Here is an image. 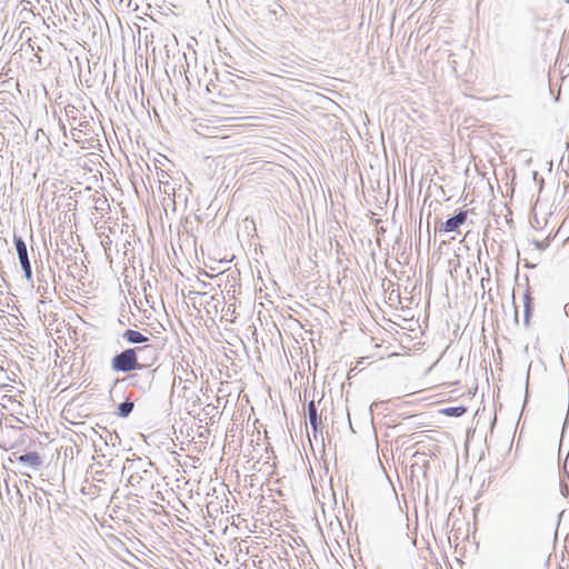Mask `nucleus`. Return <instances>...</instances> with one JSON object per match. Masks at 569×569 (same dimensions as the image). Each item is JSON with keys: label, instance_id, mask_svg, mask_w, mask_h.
I'll return each mask as SVG.
<instances>
[{"label": "nucleus", "instance_id": "nucleus-26", "mask_svg": "<svg viewBox=\"0 0 569 569\" xmlns=\"http://www.w3.org/2000/svg\"><path fill=\"white\" fill-rule=\"evenodd\" d=\"M496 420H497V419L495 418V419H493V421H492V423H491V429L495 427V425H496Z\"/></svg>", "mask_w": 569, "mask_h": 569}, {"label": "nucleus", "instance_id": "nucleus-14", "mask_svg": "<svg viewBox=\"0 0 569 569\" xmlns=\"http://www.w3.org/2000/svg\"><path fill=\"white\" fill-rule=\"evenodd\" d=\"M533 244H535V247H536L538 250L543 251V250H546V249L549 247V244H550V240H549V239H546V240H543V241L535 240V241H533Z\"/></svg>", "mask_w": 569, "mask_h": 569}, {"label": "nucleus", "instance_id": "nucleus-8", "mask_svg": "<svg viewBox=\"0 0 569 569\" xmlns=\"http://www.w3.org/2000/svg\"><path fill=\"white\" fill-rule=\"evenodd\" d=\"M440 412L447 417H461L467 412L466 406L447 407L440 410Z\"/></svg>", "mask_w": 569, "mask_h": 569}, {"label": "nucleus", "instance_id": "nucleus-1", "mask_svg": "<svg viewBox=\"0 0 569 569\" xmlns=\"http://www.w3.org/2000/svg\"><path fill=\"white\" fill-rule=\"evenodd\" d=\"M146 351H154V349L151 346H142L122 350L111 359V369L123 373L146 369L148 366L138 360L139 353Z\"/></svg>", "mask_w": 569, "mask_h": 569}, {"label": "nucleus", "instance_id": "nucleus-27", "mask_svg": "<svg viewBox=\"0 0 569 569\" xmlns=\"http://www.w3.org/2000/svg\"><path fill=\"white\" fill-rule=\"evenodd\" d=\"M527 399H528V391H526L525 403L527 402Z\"/></svg>", "mask_w": 569, "mask_h": 569}, {"label": "nucleus", "instance_id": "nucleus-19", "mask_svg": "<svg viewBox=\"0 0 569 569\" xmlns=\"http://www.w3.org/2000/svg\"><path fill=\"white\" fill-rule=\"evenodd\" d=\"M565 479V481L569 478V471L567 469V465L565 463L562 471L560 472V480Z\"/></svg>", "mask_w": 569, "mask_h": 569}, {"label": "nucleus", "instance_id": "nucleus-5", "mask_svg": "<svg viewBox=\"0 0 569 569\" xmlns=\"http://www.w3.org/2000/svg\"><path fill=\"white\" fill-rule=\"evenodd\" d=\"M122 338L128 343H131V345H139V343H144V342L149 341V338L147 336H144L141 332H139L138 330H133V329H127L123 332Z\"/></svg>", "mask_w": 569, "mask_h": 569}, {"label": "nucleus", "instance_id": "nucleus-23", "mask_svg": "<svg viewBox=\"0 0 569 569\" xmlns=\"http://www.w3.org/2000/svg\"><path fill=\"white\" fill-rule=\"evenodd\" d=\"M529 367H531V365H529ZM529 377H530V368H528V371H527V382L529 381Z\"/></svg>", "mask_w": 569, "mask_h": 569}, {"label": "nucleus", "instance_id": "nucleus-24", "mask_svg": "<svg viewBox=\"0 0 569 569\" xmlns=\"http://www.w3.org/2000/svg\"><path fill=\"white\" fill-rule=\"evenodd\" d=\"M166 177H168V174H167L166 172H163V171H162V173H161V179H162V180H166Z\"/></svg>", "mask_w": 569, "mask_h": 569}, {"label": "nucleus", "instance_id": "nucleus-9", "mask_svg": "<svg viewBox=\"0 0 569 569\" xmlns=\"http://www.w3.org/2000/svg\"><path fill=\"white\" fill-rule=\"evenodd\" d=\"M531 306H532V300H531L529 292L527 291L525 295V325L526 326L529 325V320L531 317V310H532Z\"/></svg>", "mask_w": 569, "mask_h": 569}, {"label": "nucleus", "instance_id": "nucleus-16", "mask_svg": "<svg viewBox=\"0 0 569 569\" xmlns=\"http://www.w3.org/2000/svg\"><path fill=\"white\" fill-rule=\"evenodd\" d=\"M159 182L162 186L164 193L168 194L170 191H174V188H172L168 181L160 179Z\"/></svg>", "mask_w": 569, "mask_h": 569}, {"label": "nucleus", "instance_id": "nucleus-7", "mask_svg": "<svg viewBox=\"0 0 569 569\" xmlns=\"http://www.w3.org/2000/svg\"><path fill=\"white\" fill-rule=\"evenodd\" d=\"M134 402L126 399L123 402L118 405L117 415L121 418H127L133 410Z\"/></svg>", "mask_w": 569, "mask_h": 569}, {"label": "nucleus", "instance_id": "nucleus-21", "mask_svg": "<svg viewBox=\"0 0 569 569\" xmlns=\"http://www.w3.org/2000/svg\"><path fill=\"white\" fill-rule=\"evenodd\" d=\"M3 144H4V137L3 134L0 132V152L2 151L3 149Z\"/></svg>", "mask_w": 569, "mask_h": 569}, {"label": "nucleus", "instance_id": "nucleus-12", "mask_svg": "<svg viewBox=\"0 0 569 569\" xmlns=\"http://www.w3.org/2000/svg\"><path fill=\"white\" fill-rule=\"evenodd\" d=\"M64 110H66V114L69 119L73 120V121L77 120V114H78L79 110L74 106L68 104Z\"/></svg>", "mask_w": 569, "mask_h": 569}, {"label": "nucleus", "instance_id": "nucleus-10", "mask_svg": "<svg viewBox=\"0 0 569 569\" xmlns=\"http://www.w3.org/2000/svg\"><path fill=\"white\" fill-rule=\"evenodd\" d=\"M21 269L24 273V277L28 281L32 280V269L29 258H26L24 260H20Z\"/></svg>", "mask_w": 569, "mask_h": 569}, {"label": "nucleus", "instance_id": "nucleus-11", "mask_svg": "<svg viewBox=\"0 0 569 569\" xmlns=\"http://www.w3.org/2000/svg\"><path fill=\"white\" fill-rule=\"evenodd\" d=\"M146 466H151V461L142 460L141 458H138L136 461H132V463L129 466V468H136L142 469L144 472L147 471Z\"/></svg>", "mask_w": 569, "mask_h": 569}, {"label": "nucleus", "instance_id": "nucleus-20", "mask_svg": "<svg viewBox=\"0 0 569 569\" xmlns=\"http://www.w3.org/2000/svg\"><path fill=\"white\" fill-rule=\"evenodd\" d=\"M90 124V121L83 120L79 122V127L87 128Z\"/></svg>", "mask_w": 569, "mask_h": 569}, {"label": "nucleus", "instance_id": "nucleus-15", "mask_svg": "<svg viewBox=\"0 0 569 569\" xmlns=\"http://www.w3.org/2000/svg\"><path fill=\"white\" fill-rule=\"evenodd\" d=\"M560 493L565 498H568V496H569V487L563 478L560 481Z\"/></svg>", "mask_w": 569, "mask_h": 569}, {"label": "nucleus", "instance_id": "nucleus-3", "mask_svg": "<svg viewBox=\"0 0 569 569\" xmlns=\"http://www.w3.org/2000/svg\"><path fill=\"white\" fill-rule=\"evenodd\" d=\"M467 211L460 209L455 216L448 218L442 224L440 231L443 232H456L459 227L462 226L467 220Z\"/></svg>", "mask_w": 569, "mask_h": 569}, {"label": "nucleus", "instance_id": "nucleus-22", "mask_svg": "<svg viewBox=\"0 0 569 569\" xmlns=\"http://www.w3.org/2000/svg\"><path fill=\"white\" fill-rule=\"evenodd\" d=\"M234 310H236V307H234V306L230 305V306L228 307V312H234Z\"/></svg>", "mask_w": 569, "mask_h": 569}, {"label": "nucleus", "instance_id": "nucleus-6", "mask_svg": "<svg viewBox=\"0 0 569 569\" xmlns=\"http://www.w3.org/2000/svg\"><path fill=\"white\" fill-rule=\"evenodd\" d=\"M13 243L18 253L19 261L29 258L28 248L22 237L13 234Z\"/></svg>", "mask_w": 569, "mask_h": 569}, {"label": "nucleus", "instance_id": "nucleus-2", "mask_svg": "<svg viewBox=\"0 0 569 569\" xmlns=\"http://www.w3.org/2000/svg\"><path fill=\"white\" fill-rule=\"evenodd\" d=\"M20 466L37 471L43 463L42 457L37 451H27L17 457Z\"/></svg>", "mask_w": 569, "mask_h": 569}, {"label": "nucleus", "instance_id": "nucleus-13", "mask_svg": "<svg viewBox=\"0 0 569 569\" xmlns=\"http://www.w3.org/2000/svg\"><path fill=\"white\" fill-rule=\"evenodd\" d=\"M104 206H108V201L103 196H99V197L94 198V208L97 210H103Z\"/></svg>", "mask_w": 569, "mask_h": 569}, {"label": "nucleus", "instance_id": "nucleus-28", "mask_svg": "<svg viewBox=\"0 0 569 569\" xmlns=\"http://www.w3.org/2000/svg\"><path fill=\"white\" fill-rule=\"evenodd\" d=\"M373 406H375V407H377V406H378V402H373V403L371 405V407H370V409H371V410H372V407H373Z\"/></svg>", "mask_w": 569, "mask_h": 569}, {"label": "nucleus", "instance_id": "nucleus-25", "mask_svg": "<svg viewBox=\"0 0 569 569\" xmlns=\"http://www.w3.org/2000/svg\"><path fill=\"white\" fill-rule=\"evenodd\" d=\"M565 312L568 315L569 313V303L565 306Z\"/></svg>", "mask_w": 569, "mask_h": 569}, {"label": "nucleus", "instance_id": "nucleus-29", "mask_svg": "<svg viewBox=\"0 0 569 569\" xmlns=\"http://www.w3.org/2000/svg\"><path fill=\"white\" fill-rule=\"evenodd\" d=\"M136 377H137V375H130V376H129V378H131V379H133V378H136Z\"/></svg>", "mask_w": 569, "mask_h": 569}, {"label": "nucleus", "instance_id": "nucleus-4", "mask_svg": "<svg viewBox=\"0 0 569 569\" xmlns=\"http://www.w3.org/2000/svg\"><path fill=\"white\" fill-rule=\"evenodd\" d=\"M308 411V418L310 426L313 430V433L316 435L318 431H321L323 428L321 415L318 413V408L316 406V402L313 400L309 401L307 406Z\"/></svg>", "mask_w": 569, "mask_h": 569}, {"label": "nucleus", "instance_id": "nucleus-18", "mask_svg": "<svg viewBox=\"0 0 569 569\" xmlns=\"http://www.w3.org/2000/svg\"><path fill=\"white\" fill-rule=\"evenodd\" d=\"M154 372H156V369H152V370H149L146 375V382L148 383L149 387L151 386V382L153 380Z\"/></svg>", "mask_w": 569, "mask_h": 569}, {"label": "nucleus", "instance_id": "nucleus-17", "mask_svg": "<svg viewBox=\"0 0 569 569\" xmlns=\"http://www.w3.org/2000/svg\"><path fill=\"white\" fill-rule=\"evenodd\" d=\"M81 132H82L81 129L72 128L71 129V137H72V139L78 142Z\"/></svg>", "mask_w": 569, "mask_h": 569}]
</instances>
